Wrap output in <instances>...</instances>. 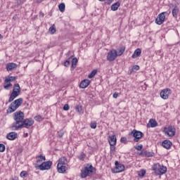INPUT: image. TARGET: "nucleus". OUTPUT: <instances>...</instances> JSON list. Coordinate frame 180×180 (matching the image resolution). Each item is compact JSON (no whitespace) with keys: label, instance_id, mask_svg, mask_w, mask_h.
<instances>
[{"label":"nucleus","instance_id":"1","mask_svg":"<svg viewBox=\"0 0 180 180\" xmlns=\"http://www.w3.org/2000/svg\"><path fill=\"white\" fill-rule=\"evenodd\" d=\"M13 120L15 122L11 126L12 130H19L18 126H20L25 120V113L22 111H17L14 113Z\"/></svg>","mask_w":180,"mask_h":180},{"label":"nucleus","instance_id":"2","mask_svg":"<svg viewBox=\"0 0 180 180\" xmlns=\"http://www.w3.org/2000/svg\"><path fill=\"white\" fill-rule=\"evenodd\" d=\"M95 169V167L92 166V165H87L86 167H84L80 173V177L84 179L86 178L87 176H91L92 174H94V170Z\"/></svg>","mask_w":180,"mask_h":180},{"label":"nucleus","instance_id":"3","mask_svg":"<svg viewBox=\"0 0 180 180\" xmlns=\"http://www.w3.org/2000/svg\"><path fill=\"white\" fill-rule=\"evenodd\" d=\"M23 103V98H20L18 99L15 100L13 102H12L8 110L7 113H13Z\"/></svg>","mask_w":180,"mask_h":180},{"label":"nucleus","instance_id":"4","mask_svg":"<svg viewBox=\"0 0 180 180\" xmlns=\"http://www.w3.org/2000/svg\"><path fill=\"white\" fill-rule=\"evenodd\" d=\"M153 171L155 172L156 175H164L167 172V167L160 165V163H155L152 166Z\"/></svg>","mask_w":180,"mask_h":180},{"label":"nucleus","instance_id":"5","mask_svg":"<svg viewBox=\"0 0 180 180\" xmlns=\"http://www.w3.org/2000/svg\"><path fill=\"white\" fill-rule=\"evenodd\" d=\"M20 94V86L18 83L15 84L13 86V91L8 99V102L9 103L13 102V100L15 99V98H18Z\"/></svg>","mask_w":180,"mask_h":180},{"label":"nucleus","instance_id":"6","mask_svg":"<svg viewBox=\"0 0 180 180\" xmlns=\"http://www.w3.org/2000/svg\"><path fill=\"white\" fill-rule=\"evenodd\" d=\"M144 136V134L140 131H137V129H134L131 132L129 133V136L134 137V143H139L140 141V139H141Z\"/></svg>","mask_w":180,"mask_h":180},{"label":"nucleus","instance_id":"7","mask_svg":"<svg viewBox=\"0 0 180 180\" xmlns=\"http://www.w3.org/2000/svg\"><path fill=\"white\" fill-rule=\"evenodd\" d=\"M33 124H34V120H33L32 118H27L24 119L22 124H20L18 127L19 130H20V129H23V127L25 129H30L32 127V126H33Z\"/></svg>","mask_w":180,"mask_h":180},{"label":"nucleus","instance_id":"8","mask_svg":"<svg viewBox=\"0 0 180 180\" xmlns=\"http://www.w3.org/2000/svg\"><path fill=\"white\" fill-rule=\"evenodd\" d=\"M164 133L169 137H174V136H175V133H176V129H175V127L169 126L164 128Z\"/></svg>","mask_w":180,"mask_h":180},{"label":"nucleus","instance_id":"9","mask_svg":"<svg viewBox=\"0 0 180 180\" xmlns=\"http://www.w3.org/2000/svg\"><path fill=\"white\" fill-rule=\"evenodd\" d=\"M51 165H53V162L51 160L44 162L38 166L40 171H46L51 169Z\"/></svg>","mask_w":180,"mask_h":180},{"label":"nucleus","instance_id":"10","mask_svg":"<svg viewBox=\"0 0 180 180\" xmlns=\"http://www.w3.org/2000/svg\"><path fill=\"white\" fill-rule=\"evenodd\" d=\"M165 15H168L167 11L158 14L157 18L155 19V24L159 25H162V23L165 22Z\"/></svg>","mask_w":180,"mask_h":180},{"label":"nucleus","instance_id":"11","mask_svg":"<svg viewBox=\"0 0 180 180\" xmlns=\"http://www.w3.org/2000/svg\"><path fill=\"white\" fill-rule=\"evenodd\" d=\"M117 58V51L116 49H112L108 53L107 60L112 62L115 61Z\"/></svg>","mask_w":180,"mask_h":180},{"label":"nucleus","instance_id":"12","mask_svg":"<svg viewBox=\"0 0 180 180\" xmlns=\"http://www.w3.org/2000/svg\"><path fill=\"white\" fill-rule=\"evenodd\" d=\"M115 167L113 170L115 174H119V172H123L124 171V165L119 163V161H115Z\"/></svg>","mask_w":180,"mask_h":180},{"label":"nucleus","instance_id":"13","mask_svg":"<svg viewBox=\"0 0 180 180\" xmlns=\"http://www.w3.org/2000/svg\"><path fill=\"white\" fill-rule=\"evenodd\" d=\"M171 94V89H165L160 91V97L162 99H168Z\"/></svg>","mask_w":180,"mask_h":180},{"label":"nucleus","instance_id":"14","mask_svg":"<svg viewBox=\"0 0 180 180\" xmlns=\"http://www.w3.org/2000/svg\"><path fill=\"white\" fill-rule=\"evenodd\" d=\"M89 84H91V81L89 79H84L80 82L79 88H82V89H85V88L89 86Z\"/></svg>","mask_w":180,"mask_h":180},{"label":"nucleus","instance_id":"15","mask_svg":"<svg viewBox=\"0 0 180 180\" xmlns=\"http://www.w3.org/2000/svg\"><path fill=\"white\" fill-rule=\"evenodd\" d=\"M162 146L164 148H166V150H169V148L172 147V142L169 140H165L162 141Z\"/></svg>","mask_w":180,"mask_h":180},{"label":"nucleus","instance_id":"16","mask_svg":"<svg viewBox=\"0 0 180 180\" xmlns=\"http://www.w3.org/2000/svg\"><path fill=\"white\" fill-rule=\"evenodd\" d=\"M57 169H58V172H59V174H64V172H65V171H67V167H65V165L58 164Z\"/></svg>","mask_w":180,"mask_h":180},{"label":"nucleus","instance_id":"17","mask_svg":"<svg viewBox=\"0 0 180 180\" xmlns=\"http://www.w3.org/2000/svg\"><path fill=\"white\" fill-rule=\"evenodd\" d=\"M146 126L148 128L157 127L158 126V122L154 119H150Z\"/></svg>","mask_w":180,"mask_h":180},{"label":"nucleus","instance_id":"18","mask_svg":"<svg viewBox=\"0 0 180 180\" xmlns=\"http://www.w3.org/2000/svg\"><path fill=\"white\" fill-rule=\"evenodd\" d=\"M6 139L8 140H15L18 139V133L16 132H10L6 135Z\"/></svg>","mask_w":180,"mask_h":180},{"label":"nucleus","instance_id":"19","mask_svg":"<svg viewBox=\"0 0 180 180\" xmlns=\"http://www.w3.org/2000/svg\"><path fill=\"white\" fill-rule=\"evenodd\" d=\"M108 141H109L110 146H115L117 141V139H116V135H112L110 136V139Z\"/></svg>","mask_w":180,"mask_h":180},{"label":"nucleus","instance_id":"20","mask_svg":"<svg viewBox=\"0 0 180 180\" xmlns=\"http://www.w3.org/2000/svg\"><path fill=\"white\" fill-rule=\"evenodd\" d=\"M141 55V49L138 48L134 51L131 57L132 58H137V57H139V56Z\"/></svg>","mask_w":180,"mask_h":180},{"label":"nucleus","instance_id":"21","mask_svg":"<svg viewBox=\"0 0 180 180\" xmlns=\"http://www.w3.org/2000/svg\"><path fill=\"white\" fill-rule=\"evenodd\" d=\"M18 67L16 63H9L6 65L7 71H12V70H15Z\"/></svg>","mask_w":180,"mask_h":180},{"label":"nucleus","instance_id":"22","mask_svg":"<svg viewBox=\"0 0 180 180\" xmlns=\"http://www.w3.org/2000/svg\"><path fill=\"white\" fill-rule=\"evenodd\" d=\"M78 63V59L77 58H74L72 60V64H71V70L72 71L73 70H75L77 68V64Z\"/></svg>","mask_w":180,"mask_h":180},{"label":"nucleus","instance_id":"23","mask_svg":"<svg viewBox=\"0 0 180 180\" xmlns=\"http://www.w3.org/2000/svg\"><path fill=\"white\" fill-rule=\"evenodd\" d=\"M16 79H18V77H13V76L8 77V78H6V79L4 80V84H8L9 82L16 81Z\"/></svg>","mask_w":180,"mask_h":180},{"label":"nucleus","instance_id":"24","mask_svg":"<svg viewBox=\"0 0 180 180\" xmlns=\"http://www.w3.org/2000/svg\"><path fill=\"white\" fill-rule=\"evenodd\" d=\"M179 12V8H178L177 6H175L174 8H173L172 13L173 15L174 18H176L178 16V13Z\"/></svg>","mask_w":180,"mask_h":180},{"label":"nucleus","instance_id":"25","mask_svg":"<svg viewBox=\"0 0 180 180\" xmlns=\"http://www.w3.org/2000/svg\"><path fill=\"white\" fill-rule=\"evenodd\" d=\"M119 6H120V2H116V3L113 4L111 6V11H117V9H119Z\"/></svg>","mask_w":180,"mask_h":180},{"label":"nucleus","instance_id":"26","mask_svg":"<svg viewBox=\"0 0 180 180\" xmlns=\"http://www.w3.org/2000/svg\"><path fill=\"white\" fill-rule=\"evenodd\" d=\"M37 162H42L43 161H46V156L44 155H38L36 157Z\"/></svg>","mask_w":180,"mask_h":180},{"label":"nucleus","instance_id":"27","mask_svg":"<svg viewBox=\"0 0 180 180\" xmlns=\"http://www.w3.org/2000/svg\"><path fill=\"white\" fill-rule=\"evenodd\" d=\"M65 161H67V158L65 157H62L58 160V163L60 165H65Z\"/></svg>","mask_w":180,"mask_h":180},{"label":"nucleus","instance_id":"28","mask_svg":"<svg viewBox=\"0 0 180 180\" xmlns=\"http://www.w3.org/2000/svg\"><path fill=\"white\" fill-rule=\"evenodd\" d=\"M124 50H126V48L124 46L121 47L117 52V56L120 57V56H122L124 53Z\"/></svg>","mask_w":180,"mask_h":180},{"label":"nucleus","instance_id":"29","mask_svg":"<svg viewBox=\"0 0 180 180\" xmlns=\"http://www.w3.org/2000/svg\"><path fill=\"white\" fill-rule=\"evenodd\" d=\"M71 60H72V56H70V58H68L65 62L64 63V66L65 67H70V61Z\"/></svg>","mask_w":180,"mask_h":180},{"label":"nucleus","instance_id":"30","mask_svg":"<svg viewBox=\"0 0 180 180\" xmlns=\"http://www.w3.org/2000/svg\"><path fill=\"white\" fill-rule=\"evenodd\" d=\"M98 73V70H94L93 71H91V72L89 75L88 77L89 78H94V77H95V75H96V74Z\"/></svg>","mask_w":180,"mask_h":180},{"label":"nucleus","instance_id":"31","mask_svg":"<svg viewBox=\"0 0 180 180\" xmlns=\"http://www.w3.org/2000/svg\"><path fill=\"white\" fill-rule=\"evenodd\" d=\"M58 8L60 12H64V11H65V4L64 3H61L59 4Z\"/></svg>","mask_w":180,"mask_h":180},{"label":"nucleus","instance_id":"32","mask_svg":"<svg viewBox=\"0 0 180 180\" xmlns=\"http://www.w3.org/2000/svg\"><path fill=\"white\" fill-rule=\"evenodd\" d=\"M56 25H53L51 27H49V32L51 34H54L56 33Z\"/></svg>","mask_w":180,"mask_h":180},{"label":"nucleus","instance_id":"33","mask_svg":"<svg viewBox=\"0 0 180 180\" xmlns=\"http://www.w3.org/2000/svg\"><path fill=\"white\" fill-rule=\"evenodd\" d=\"M144 156L145 157H154V153H151L148 150L144 151Z\"/></svg>","mask_w":180,"mask_h":180},{"label":"nucleus","instance_id":"34","mask_svg":"<svg viewBox=\"0 0 180 180\" xmlns=\"http://www.w3.org/2000/svg\"><path fill=\"white\" fill-rule=\"evenodd\" d=\"M34 120H36L37 122H41L43 120V117H41V115H37L34 117Z\"/></svg>","mask_w":180,"mask_h":180},{"label":"nucleus","instance_id":"35","mask_svg":"<svg viewBox=\"0 0 180 180\" xmlns=\"http://www.w3.org/2000/svg\"><path fill=\"white\" fill-rule=\"evenodd\" d=\"M20 176H21V178H26V176H27V172L26 171L21 172Z\"/></svg>","mask_w":180,"mask_h":180},{"label":"nucleus","instance_id":"36","mask_svg":"<svg viewBox=\"0 0 180 180\" xmlns=\"http://www.w3.org/2000/svg\"><path fill=\"white\" fill-rule=\"evenodd\" d=\"M63 136H64L63 130H60V131H58V137H59V139L63 138Z\"/></svg>","mask_w":180,"mask_h":180},{"label":"nucleus","instance_id":"37","mask_svg":"<svg viewBox=\"0 0 180 180\" xmlns=\"http://www.w3.org/2000/svg\"><path fill=\"white\" fill-rule=\"evenodd\" d=\"M5 148V145H4V143H0V153H4Z\"/></svg>","mask_w":180,"mask_h":180},{"label":"nucleus","instance_id":"38","mask_svg":"<svg viewBox=\"0 0 180 180\" xmlns=\"http://www.w3.org/2000/svg\"><path fill=\"white\" fill-rule=\"evenodd\" d=\"M90 127L91 129H96V122H92L90 124Z\"/></svg>","mask_w":180,"mask_h":180},{"label":"nucleus","instance_id":"39","mask_svg":"<svg viewBox=\"0 0 180 180\" xmlns=\"http://www.w3.org/2000/svg\"><path fill=\"white\" fill-rule=\"evenodd\" d=\"M135 150H137L138 151H141V150L143 149V146L141 144L139 146H134Z\"/></svg>","mask_w":180,"mask_h":180},{"label":"nucleus","instance_id":"40","mask_svg":"<svg viewBox=\"0 0 180 180\" xmlns=\"http://www.w3.org/2000/svg\"><path fill=\"white\" fill-rule=\"evenodd\" d=\"M132 70L133 71H139V70H140V66L137 65H134L133 67H132Z\"/></svg>","mask_w":180,"mask_h":180},{"label":"nucleus","instance_id":"41","mask_svg":"<svg viewBox=\"0 0 180 180\" xmlns=\"http://www.w3.org/2000/svg\"><path fill=\"white\" fill-rule=\"evenodd\" d=\"M127 141V138H126V137H121L120 143H124V144H126Z\"/></svg>","mask_w":180,"mask_h":180},{"label":"nucleus","instance_id":"42","mask_svg":"<svg viewBox=\"0 0 180 180\" xmlns=\"http://www.w3.org/2000/svg\"><path fill=\"white\" fill-rule=\"evenodd\" d=\"M63 110H70V105L68 104H65L64 106H63Z\"/></svg>","mask_w":180,"mask_h":180},{"label":"nucleus","instance_id":"43","mask_svg":"<svg viewBox=\"0 0 180 180\" xmlns=\"http://www.w3.org/2000/svg\"><path fill=\"white\" fill-rule=\"evenodd\" d=\"M144 175H146V172H145V170H141V174L140 173H139V176H144Z\"/></svg>","mask_w":180,"mask_h":180},{"label":"nucleus","instance_id":"44","mask_svg":"<svg viewBox=\"0 0 180 180\" xmlns=\"http://www.w3.org/2000/svg\"><path fill=\"white\" fill-rule=\"evenodd\" d=\"M110 151H115V150H116V148L115 147V146H110Z\"/></svg>","mask_w":180,"mask_h":180},{"label":"nucleus","instance_id":"45","mask_svg":"<svg viewBox=\"0 0 180 180\" xmlns=\"http://www.w3.org/2000/svg\"><path fill=\"white\" fill-rule=\"evenodd\" d=\"M4 89H9V83L4 86Z\"/></svg>","mask_w":180,"mask_h":180},{"label":"nucleus","instance_id":"46","mask_svg":"<svg viewBox=\"0 0 180 180\" xmlns=\"http://www.w3.org/2000/svg\"><path fill=\"white\" fill-rule=\"evenodd\" d=\"M112 96H113V98H117V96H119V94L115 92V93L113 94Z\"/></svg>","mask_w":180,"mask_h":180},{"label":"nucleus","instance_id":"47","mask_svg":"<svg viewBox=\"0 0 180 180\" xmlns=\"http://www.w3.org/2000/svg\"><path fill=\"white\" fill-rule=\"evenodd\" d=\"M112 1L111 0H107V1L105 2V4H107V5H110V4L112 3Z\"/></svg>","mask_w":180,"mask_h":180},{"label":"nucleus","instance_id":"48","mask_svg":"<svg viewBox=\"0 0 180 180\" xmlns=\"http://www.w3.org/2000/svg\"><path fill=\"white\" fill-rule=\"evenodd\" d=\"M39 15H40V16H41L42 18L44 17V13L43 12H41V11L39 13Z\"/></svg>","mask_w":180,"mask_h":180},{"label":"nucleus","instance_id":"49","mask_svg":"<svg viewBox=\"0 0 180 180\" xmlns=\"http://www.w3.org/2000/svg\"><path fill=\"white\" fill-rule=\"evenodd\" d=\"M139 155L144 156V152H141V153H139Z\"/></svg>","mask_w":180,"mask_h":180},{"label":"nucleus","instance_id":"50","mask_svg":"<svg viewBox=\"0 0 180 180\" xmlns=\"http://www.w3.org/2000/svg\"><path fill=\"white\" fill-rule=\"evenodd\" d=\"M8 86H9V87L13 86L12 83L8 82Z\"/></svg>","mask_w":180,"mask_h":180},{"label":"nucleus","instance_id":"51","mask_svg":"<svg viewBox=\"0 0 180 180\" xmlns=\"http://www.w3.org/2000/svg\"><path fill=\"white\" fill-rule=\"evenodd\" d=\"M17 5H20V1H17Z\"/></svg>","mask_w":180,"mask_h":180},{"label":"nucleus","instance_id":"52","mask_svg":"<svg viewBox=\"0 0 180 180\" xmlns=\"http://www.w3.org/2000/svg\"><path fill=\"white\" fill-rule=\"evenodd\" d=\"M29 136V134L26 133L25 134V137H28Z\"/></svg>","mask_w":180,"mask_h":180},{"label":"nucleus","instance_id":"53","mask_svg":"<svg viewBox=\"0 0 180 180\" xmlns=\"http://www.w3.org/2000/svg\"><path fill=\"white\" fill-rule=\"evenodd\" d=\"M98 1H100V2H105V1L106 0H98Z\"/></svg>","mask_w":180,"mask_h":180},{"label":"nucleus","instance_id":"54","mask_svg":"<svg viewBox=\"0 0 180 180\" xmlns=\"http://www.w3.org/2000/svg\"><path fill=\"white\" fill-rule=\"evenodd\" d=\"M2 34H0V39H2Z\"/></svg>","mask_w":180,"mask_h":180},{"label":"nucleus","instance_id":"55","mask_svg":"<svg viewBox=\"0 0 180 180\" xmlns=\"http://www.w3.org/2000/svg\"><path fill=\"white\" fill-rule=\"evenodd\" d=\"M77 110L78 112H79V108H77Z\"/></svg>","mask_w":180,"mask_h":180},{"label":"nucleus","instance_id":"56","mask_svg":"<svg viewBox=\"0 0 180 180\" xmlns=\"http://www.w3.org/2000/svg\"><path fill=\"white\" fill-rule=\"evenodd\" d=\"M80 160H82H82H84V158H80Z\"/></svg>","mask_w":180,"mask_h":180}]
</instances>
